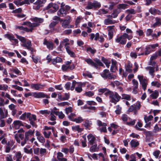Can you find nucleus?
<instances>
[{
	"label": "nucleus",
	"instance_id": "f257e3e1",
	"mask_svg": "<svg viewBox=\"0 0 161 161\" xmlns=\"http://www.w3.org/2000/svg\"><path fill=\"white\" fill-rule=\"evenodd\" d=\"M74 43V41L72 40H69L67 38L63 39L60 42V44L57 48L58 50L60 51H62L63 46L64 45L67 53L71 57H74L75 56V54L71 50L70 47L68 46L69 45H73Z\"/></svg>",
	"mask_w": 161,
	"mask_h": 161
},
{
	"label": "nucleus",
	"instance_id": "f03ea898",
	"mask_svg": "<svg viewBox=\"0 0 161 161\" xmlns=\"http://www.w3.org/2000/svg\"><path fill=\"white\" fill-rule=\"evenodd\" d=\"M132 38V35H128L127 33H124L120 36L117 37L115 39V41L117 43H119L122 45H124L125 44L126 42V39H127L128 40H130Z\"/></svg>",
	"mask_w": 161,
	"mask_h": 161
},
{
	"label": "nucleus",
	"instance_id": "7ed1b4c3",
	"mask_svg": "<svg viewBox=\"0 0 161 161\" xmlns=\"http://www.w3.org/2000/svg\"><path fill=\"white\" fill-rule=\"evenodd\" d=\"M108 96L110 99V101L111 102L116 104L118 102L121 98L120 96L116 92H114L111 91Z\"/></svg>",
	"mask_w": 161,
	"mask_h": 161
},
{
	"label": "nucleus",
	"instance_id": "20e7f679",
	"mask_svg": "<svg viewBox=\"0 0 161 161\" xmlns=\"http://www.w3.org/2000/svg\"><path fill=\"white\" fill-rule=\"evenodd\" d=\"M140 83L142 85V88L145 90L147 84V80L146 78L142 75H138L137 76Z\"/></svg>",
	"mask_w": 161,
	"mask_h": 161
},
{
	"label": "nucleus",
	"instance_id": "39448f33",
	"mask_svg": "<svg viewBox=\"0 0 161 161\" xmlns=\"http://www.w3.org/2000/svg\"><path fill=\"white\" fill-rule=\"evenodd\" d=\"M47 9H49L48 12L49 13H53L56 11L58 8V5L55 3H50L47 6Z\"/></svg>",
	"mask_w": 161,
	"mask_h": 161
},
{
	"label": "nucleus",
	"instance_id": "423d86ee",
	"mask_svg": "<svg viewBox=\"0 0 161 161\" xmlns=\"http://www.w3.org/2000/svg\"><path fill=\"white\" fill-rule=\"evenodd\" d=\"M46 0H37L33 4V8L34 9L37 10L42 7L43 4L45 3Z\"/></svg>",
	"mask_w": 161,
	"mask_h": 161
},
{
	"label": "nucleus",
	"instance_id": "0eeeda50",
	"mask_svg": "<svg viewBox=\"0 0 161 161\" xmlns=\"http://www.w3.org/2000/svg\"><path fill=\"white\" fill-rule=\"evenodd\" d=\"M71 21V18L69 16H68L65 19H61L60 20V22H62L61 24L62 27L65 28H67L68 27V26Z\"/></svg>",
	"mask_w": 161,
	"mask_h": 161
},
{
	"label": "nucleus",
	"instance_id": "6e6552de",
	"mask_svg": "<svg viewBox=\"0 0 161 161\" xmlns=\"http://www.w3.org/2000/svg\"><path fill=\"white\" fill-rule=\"evenodd\" d=\"M32 96L35 97L37 98H42L46 97L49 98V96L46 95L42 92H34L32 93Z\"/></svg>",
	"mask_w": 161,
	"mask_h": 161
},
{
	"label": "nucleus",
	"instance_id": "1a4fd4ad",
	"mask_svg": "<svg viewBox=\"0 0 161 161\" xmlns=\"http://www.w3.org/2000/svg\"><path fill=\"white\" fill-rule=\"evenodd\" d=\"M76 82L75 81H73L72 85L70 82H67L65 85V88L67 90H71L72 91L74 89L75 86H76Z\"/></svg>",
	"mask_w": 161,
	"mask_h": 161
},
{
	"label": "nucleus",
	"instance_id": "9d476101",
	"mask_svg": "<svg viewBox=\"0 0 161 161\" xmlns=\"http://www.w3.org/2000/svg\"><path fill=\"white\" fill-rule=\"evenodd\" d=\"M43 44L46 45L47 48L50 50H53L54 48V44L50 41H48L46 39H44Z\"/></svg>",
	"mask_w": 161,
	"mask_h": 161
},
{
	"label": "nucleus",
	"instance_id": "9b49d317",
	"mask_svg": "<svg viewBox=\"0 0 161 161\" xmlns=\"http://www.w3.org/2000/svg\"><path fill=\"white\" fill-rule=\"evenodd\" d=\"M148 93L150 94V96L153 99H156L157 98L159 95V93L157 90L153 91L150 89L147 90Z\"/></svg>",
	"mask_w": 161,
	"mask_h": 161
},
{
	"label": "nucleus",
	"instance_id": "f8f14e48",
	"mask_svg": "<svg viewBox=\"0 0 161 161\" xmlns=\"http://www.w3.org/2000/svg\"><path fill=\"white\" fill-rule=\"evenodd\" d=\"M12 127L16 130L19 129L21 126H23L22 122L19 120H16L14 121L12 124Z\"/></svg>",
	"mask_w": 161,
	"mask_h": 161
},
{
	"label": "nucleus",
	"instance_id": "ddd939ff",
	"mask_svg": "<svg viewBox=\"0 0 161 161\" xmlns=\"http://www.w3.org/2000/svg\"><path fill=\"white\" fill-rule=\"evenodd\" d=\"M97 123L98 125L99 126H102V128H99V130L101 132H106L107 131V130L106 127L107 124L104 123H102V122L98 120Z\"/></svg>",
	"mask_w": 161,
	"mask_h": 161
},
{
	"label": "nucleus",
	"instance_id": "4468645a",
	"mask_svg": "<svg viewBox=\"0 0 161 161\" xmlns=\"http://www.w3.org/2000/svg\"><path fill=\"white\" fill-rule=\"evenodd\" d=\"M4 36L5 37L8 39L10 41H13L14 45H15L18 43V40L17 39L14 38V37L12 35L7 34L4 35Z\"/></svg>",
	"mask_w": 161,
	"mask_h": 161
},
{
	"label": "nucleus",
	"instance_id": "2eb2a0df",
	"mask_svg": "<svg viewBox=\"0 0 161 161\" xmlns=\"http://www.w3.org/2000/svg\"><path fill=\"white\" fill-rule=\"evenodd\" d=\"M23 25H26L29 29H32V31L34 27L39 26L38 23H31L29 22H24L23 23Z\"/></svg>",
	"mask_w": 161,
	"mask_h": 161
},
{
	"label": "nucleus",
	"instance_id": "dca6fc26",
	"mask_svg": "<svg viewBox=\"0 0 161 161\" xmlns=\"http://www.w3.org/2000/svg\"><path fill=\"white\" fill-rule=\"evenodd\" d=\"M114 26H109L108 27V35L109 36V40L112 38L114 32Z\"/></svg>",
	"mask_w": 161,
	"mask_h": 161
},
{
	"label": "nucleus",
	"instance_id": "f3484780",
	"mask_svg": "<svg viewBox=\"0 0 161 161\" xmlns=\"http://www.w3.org/2000/svg\"><path fill=\"white\" fill-rule=\"evenodd\" d=\"M4 110H3L1 108H0V118L3 119L6 117L8 114V110L5 109L3 108Z\"/></svg>",
	"mask_w": 161,
	"mask_h": 161
},
{
	"label": "nucleus",
	"instance_id": "a211bd4d",
	"mask_svg": "<svg viewBox=\"0 0 161 161\" xmlns=\"http://www.w3.org/2000/svg\"><path fill=\"white\" fill-rule=\"evenodd\" d=\"M45 86V85H42L40 84H32L31 85V88L35 89L36 90H39L42 89Z\"/></svg>",
	"mask_w": 161,
	"mask_h": 161
},
{
	"label": "nucleus",
	"instance_id": "6ab92c4d",
	"mask_svg": "<svg viewBox=\"0 0 161 161\" xmlns=\"http://www.w3.org/2000/svg\"><path fill=\"white\" fill-rule=\"evenodd\" d=\"M117 61L114 59H112V65L110 67V70L112 72H114L117 70Z\"/></svg>",
	"mask_w": 161,
	"mask_h": 161
},
{
	"label": "nucleus",
	"instance_id": "aec40b11",
	"mask_svg": "<svg viewBox=\"0 0 161 161\" xmlns=\"http://www.w3.org/2000/svg\"><path fill=\"white\" fill-rule=\"evenodd\" d=\"M89 143L91 145H92L95 140V136L92 134H89L87 136Z\"/></svg>",
	"mask_w": 161,
	"mask_h": 161
},
{
	"label": "nucleus",
	"instance_id": "412c9836",
	"mask_svg": "<svg viewBox=\"0 0 161 161\" xmlns=\"http://www.w3.org/2000/svg\"><path fill=\"white\" fill-rule=\"evenodd\" d=\"M150 12L152 14H161V11L154 8H151L149 10Z\"/></svg>",
	"mask_w": 161,
	"mask_h": 161
},
{
	"label": "nucleus",
	"instance_id": "4be33fe9",
	"mask_svg": "<svg viewBox=\"0 0 161 161\" xmlns=\"http://www.w3.org/2000/svg\"><path fill=\"white\" fill-rule=\"evenodd\" d=\"M14 137L15 139L18 143H20V140H23L24 138V135L21 134H19V135L17 134H15Z\"/></svg>",
	"mask_w": 161,
	"mask_h": 161
},
{
	"label": "nucleus",
	"instance_id": "5701e85b",
	"mask_svg": "<svg viewBox=\"0 0 161 161\" xmlns=\"http://www.w3.org/2000/svg\"><path fill=\"white\" fill-rule=\"evenodd\" d=\"M67 12L65 11L64 8H61L58 12V16L60 17H64L67 14Z\"/></svg>",
	"mask_w": 161,
	"mask_h": 161
},
{
	"label": "nucleus",
	"instance_id": "b1692460",
	"mask_svg": "<svg viewBox=\"0 0 161 161\" xmlns=\"http://www.w3.org/2000/svg\"><path fill=\"white\" fill-rule=\"evenodd\" d=\"M98 91L102 93H104L107 96H108L111 92V91L107 88H100L98 90Z\"/></svg>",
	"mask_w": 161,
	"mask_h": 161
},
{
	"label": "nucleus",
	"instance_id": "393cba45",
	"mask_svg": "<svg viewBox=\"0 0 161 161\" xmlns=\"http://www.w3.org/2000/svg\"><path fill=\"white\" fill-rule=\"evenodd\" d=\"M85 61L88 64H90L91 65L97 68V64L95 63H94L91 59L86 58L85 59Z\"/></svg>",
	"mask_w": 161,
	"mask_h": 161
},
{
	"label": "nucleus",
	"instance_id": "a878e982",
	"mask_svg": "<svg viewBox=\"0 0 161 161\" xmlns=\"http://www.w3.org/2000/svg\"><path fill=\"white\" fill-rule=\"evenodd\" d=\"M94 39L96 41L98 40L101 42H103L104 41V38L103 36H100L99 34L98 33L96 34Z\"/></svg>",
	"mask_w": 161,
	"mask_h": 161
},
{
	"label": "nucleus",
	"instance_id": "bb28decb",
	"mask_svg": "<svg viewBox=\"0 0 161 161\" xmlns=\"http://www.w3.org/2000/svg\"><path fill=\"white\" fill-rule=\"evenodd\" d=\"M155 21L156 22L152 25V27L155 28L157 26H159L160 25L161 20L160 18L158 17L156 18H155Z\"/></svg>",
	"mask_w": 161,
	"mask_h": 161
},
{
	"label": "nucleus",
	"instance_id": "cd10ccee",
	"mask_svg": "<svg viewBox=\"0 0 161 161\" xmlns=\"http://www.w3.org/2000/svg\"><path fill=\"white\" fill-rule=\"evenodd\" d=\"M22 156L20 152H16L14 157V159L16 161H21Z\"/></svg>",
	"mask_w": 161,
	"mask_h": 161
},
{
	"label": "nucleus",
	"instance_id": "c85d7f7f",
	"mask_svg": "<svg viewBox=\"0 0 161 161\" xmlns=\"http://www.w3.org/2000/svg\"><path fill=\"white\" fill-rule=\"evenodd\" d=\"M24 152L28 154H31L33 152V150L29 146H27L24 148Z\"/></svg>",
	"mask_w": 161,
	"mask_h": 161
},
{
	"label": "nucleus",
	"instance_id": "c756f323",
	"mask_svg": "<svg viewBox=\"0 0 161 161\" xmlns=\"http://www.w3.org/2000/svg\"><path fill=\"white\" fill-rule=\"evenodd\" d=\"M99 149V146H98L97 144H95L91 147L89 150L91 152H98Z\"/></svg>",
	"mask_w": 161,
	"mask_h": 161
},
{
	"label": "nucleus",
	"instance_id": "7c9ffc66",
	"mask_svg": "<svg viewBox=\"0 0 161 161\" xmlns=\"http://www.w3.org/2000/svg\"><path fill=\"white\" fill-rule=\"evenodd\" d=\"M64 155L63 154L60 152H58L57 153V158L58 160L60 161H65L66 159L63 158Z\"/></svg>",
	"mask_w": 161,
	"mask_h": 161
},
{
	"label": "nucleus",
	"instance_id": "2f4dec72",
	"mask_svg": "<svg viewBox=\"0 0 161 161\" xmlns=\"http://www.w3.org/2000/svg\"><path fill=\"white\" fill-rule=\"evenodd\" d=\"M32 19V21L34 22V23H38L39 25H40V23H42L44 21L43 19L38 18L37 17H35L33 18Z\"/></svg>",
	"mask_w": 161,
	"mask_h": 161
},
{
	"label": "nucleus",
	"instance_id": "473e14b6",
	"mask_svg": "<svg viewBox=\"0 0 161 161\" xmlns=\"http://www.w3.org/2000/svg\"><path fill=\"white\" fill-rule=\"evenodd\" d=\"M34 130L32 131L31 130H29L28 131L26 132L25 133V138L26 139L28 140L30 136H32L34 133Z\"/></svg>",
	"mask_w": 161,
	"mask_h": 161
},
{
	"label": "nucleus",
	"instance_id": "72a5a7b5",
	"mask_svg": "<svg viewBox=\"0 0 161 161\" xmlns=\"http://www.w3.org/2000/svg\"><path fill=\"white\" fill-rule=\"evenodd\" d=\"M21 45L26 47L28 49L31 46V41L28 40L26 42H25L24 43H22Z\"/></svg>",
	"mask_w": 161,
	"mask_h": 161
},
{
	"label": "nucleus",
	"instance_id": "f704fd0d",
	"mask_svg": "<svg viewBox=\"0 0 161 161\" xmlns=\"http://www.w3.org/2000/svg\"><path fill=\"white\" fill-rule=\"evenodd\" d=\"M109 73V70L108 69H105L101 74L102 77L104 78H107L108 74Z\"/></svg>",
	"mask_w": 161,
	"mask_h": 161
},
{
	"label": "nucleus",
	"instance_id": "c9c22d12",
	"mask_svg": "<svg viewBox=\"0 0 161 161\" xmlns=\"http://www.w3.org/2000/svg\"><path fill=\"white\" fill-rule=\"evenodd\" d=\"M17 28L19 29L20 30H22L27 32H32V29H29L27 27H24L23 26H18Z\"/></svg>",
	"mask_w": 161,
	"mask_h": 161
},
{
	"label": "nucleus",
	"instance_id": "e433bc0d",
	"mask_svg": "<svg viewBox=\"0 0 161 161\" xmlns=\"http://www.w3.org/2000/svg\"><path fill=\"white\" fill-rule=\"evenodd\" d=\"M76 85L78 86L75 88V91L78 92H80L82 91V84L80 83L76 82Z\"/></svg>",
	"mask_w": 161,
	"mask_h": 161
},
{
	"label": "nucleus",
	"instance_id": "4c0bfd02",
	"mask_svg": "<svg viewBox=\"0 0 161 161\" xmlns=\"http://www.w3.org/2000/svg\"><path fill=\"white\" fill-rule=\"evenodd\" d=\"M157 54L156 53L153 54L150 58V64L153 66L155 65V63L152 62L153 60L156 59L157 57Z\"/></svg>",
	"mask_w": 161,
	"mask_h": 161
},
{
	"label": "nucleus",
	"instance_id": "58836bf2",
	"mask_svg": "<svg viewBox=\"0 0 161 161\" xmlns=\"http://www.w3.org/2000/svg\"><path fill=\"white\" fill-rule=\"evenodd\" d=\"M134 107L135 108V111H134V113L135 114H136L137 113V112H136L135 110H138L140 109L141 107V103L139 101H137L135 104H134Z\"/></svg>",
	"mask_w": 161,
	"mask_h": 161
},
{
	"label": "nucleus",
	"instance_id": "ea45409f",
	"mask_svg": "<svg viewBox=\"0 0 161 161\" xmlns=\"http://www.w3.org/2000/svg\"><path fill=\"white\" fill-rule=\"evenodd\" d=\"M27 118H29L30 120H36V116L34 114L31 115L30 113H27Z\"/></svg>",
	"mask_w": 161,
	"mask_h": 161
},
{
	"label": "nucleus",
	"instance_id": "a19ab883",
	"mask_svg": "<svg viewBox=\"0 0 161 161\" xmlns=\"http://www.w3.org/2000/svg\"><path fill=\"white\" fill-rule=\"evenodd\" d=\"M32 58L33 62L36 64L41 62V58L39 56H35L34 55H32Z\"/></svg>",
	"mask_w": 161,
	"mask_h": 161
},
{
	"label": "nucleus",
	"instance_id": "79ce46f5",
	"mask_svg": "<svg viewBox=\"0 0 161 161\" xmlns=\"http://www.w3.org/2000/svg\"><path fill=\"white\" fill-rule=\"evenodd\" d=\"M86 135H85L82 136V139L81 140V142L82 143V146L83 147H85L86 146Z\"/></svg>",
	"mask_w": 161,
	"mask_h": 161
},
{
	"label": "nucleus",
	"instance_id": "37998d69",
	"mask_svg": "<svg viewBox=\"0 0 161 161\" xmlns=\"http://www.w3.org/2000/svg\"><path fill=\"white\" fill-rule=\"evenodd\" d=\"M130 143L131 147H137L139 145V143L138 142L134 140H131Z\"/></svg>",
	"mask_w": 161,
	"mask_h": 161
},
{
	"label": "nucleus",
	"instance_id": "c03bdc74",
	"mask_svg": "<svg viewBox=\"0 0 161 161\" xmlns=\"http://www.w3.org/2000/svg\"><path fill=\"white\" fill-rule=\"evenodd\" d=\"M73 130L77 131L78 132H80L83 130V129L80 128L79 125L74 126L72 127Z\"/></svg>",
	"mask_w": 161,
	"mask_h": 161
},
{
	"label": "nucleus",
	"instance_id": "a18cd8bd",
	"mask_svg": "<svg viewBox=\"0 0 161 161\" xmlns=\"http://www.w3.org/2000/svg\"><path fill=\"white\" fill-rule=\"evenodd\" d=\"M102 60L104 62L106 67L107 68H109L110 64V61L106 59L104 57H102Z\"/></svg>",
	"mask_w": 161,
	"mask_h": 161
},
{
	"label": "nucleus",
	"instance_id": "49530a36",
	"mask_svg": "<svg viewBox=\"0 0 161 161\" xmlns=\"http://www.w3.org/2000/svg\"><path fill=\"white\" fill-rule=\"evenodd\" d=\"M115 23V21H113L109 19H106L104 20V23L106 25L114 24Z\"/></svg>",
	"mask_w": 161,
	"mask_h": 161
},
{
	"label": "nucleus",
	"instance_id": "de8ad7c7",
	"mask_svg": "<svg viewBox=\"0 0 161 161\" xmlns=\"http://www.w3.org/2000/svg\"><path fill=\"white\" fill-rule=\"evenodd\" d=\"M87 128L90 127L92 125V122L89 120H86L83 124Z\"/></svg>",
	"mask_w": 161,
	"mask_h": 161
},
{
	"label": "nucleus",
	"instance_id": "09e8293b",
	"mask_svg": "<svg viewBox=\"0 0 161 161\" xmlns=\"http://www.w3.org/2000/svg\"><path fill=\"white\" fill-rule=\"evenodd\" d=\"M56 115L58 116V118L60 119H63L65 117L64 114L62 111H58L55 113Z\"/></svg>",
	"mask_w": 161,
	"mask_h": 161
},
{
	"label": "nucleus",
	"instance_id": "8fccbe9b",
	"mask_svg": "<svg viewBox=\"0 0 161 161\" xmlns=\"http://www.w3.org/2000/svg\"><path fill=\"white\" fill-rule=\"evenodd\" d=\"M142 126V124L140 122H138L137 124L135 125L136 128L139 130H144V129L143 128H140Z\"/></svg>",
	"mask_w": 161,
	"mask_h": 161
},
{
	"label": "nucleus",
	"instance_id": "3c124183",
	"mask_svg": "<svg viewBox=\"0 0 161 161\" xmlns=\"http://www.w3.org/2000/svg\"><path fill=\"white\" fill-rule=\"evenodd\" d=\"M161 85V84L159 82L156 81H153L151 83V85L152 86L156 87L158 88Z\"/></svg>",
	"mask_w": 161,
	"mask_h": 161
},
{
	"label": "nucleus",
	"instance_id": "603ef678",
	"mask_svg": "<svg viewBox=\"0 0 161 161\" xmlns=\"http://www.w3.org/2000/svg\"><path fill=\"white\" fill-rule=\"evenodd\" d=\"M119 12L120 11L118 9L114 10L113 12L111 14L112 17L114 18L116 17Z\"/></svg>",
	"mask_w": 161,
	"mask_h": 161
},
{
	"label": "nucleus",
	"instance_id": "864d4df0",
	"mask_svg": "<svg viewBox=\"0 0 161 161\" xmlns=\"http://www.w3.org/2000/svg\"><path fill=\"white\" fill-rule=\"evenodd\" d=\"M43 134L46 138H49L51 135V132L48 130H45L43 132Z\"/></svg>",
	"mask_w": 161,
	"mask_h": 161
},
{
	"label": "nucleus",
	"instance_id": "5fc2aeb1",
	"mask_svg": "<svg viewBox=\"0 0 161 161\" xmlns=\"http://www.w3.org/2000/svg\"><path fill=\"white\" fill-rule=\"evenodd\" d=\"M122 96V99H126L128 100H130L131 99L130 96L128 94H123Z\"/></svg>",
	"mask_w": 161,
	"mask_h": 161
},
{
	"label": "nucleus",
	"instance_id": "6e6d98bb",
	"mask_svg": "<svg viewBox=\"0 0 161 161\" xmlns=\"http://www.w3.org/2000/svg\"><path fill=\"white\" fill-rule=\"evenodd\" d=\"M127 5L125 4H119L117 6V9H124L127 8Z\"/></svg>",
	"mask_w": 161,
	"mask_h": 161
},
{
	"label": "nucleus",
	"instance_id": "4d7b16f0",
	"mask_svg": "<svg viewBox=\"0 0 161 161\" xmlns=\"http://www.w3.org/2000/svg\"><path fill=\"white\" fill-rule=\"evenodd\" d=\"M116 109L115 110V112L116 114H119L121 113V108L120 107L119 105L116 106Z\"/></svg>",
	"mask_w": 161,
	"mask_h": 161
},
{
	"label": "nucleus",
	"instance_id": "13d9d810",
	"mask_svg": "<svg viewBox=\"0 0 161 161\" xmlns=\"http://www.w3.org/2000/svg\"><path fill=\"white\" fill-rule=\"evenodd\" d=\"M16 36L17 38L22 43H24V42L26 41V39L25 37L19 36L17 34H16Z\"/></svg>",
	"mask_w": 161,
	"mask_h": 161
},
{
	"label": "nucleus",
	"instance_id": "bf43d9fd",
	"mask_svg": "<svg viewBox=\"0 0 161 161\" xmlns=\"http://www.w3.org/2000/svg\"><path fill=\"white\" fill-rule=\"evenodd\" d=\"M76 116V114L74 113H71L70 115L68 116V118L70 120L73 121L75 119V117Z\"/></svg>",
	"mask_w": 161,
	"mask_h": 161
},
{
	"label": "nucleus",
	"instance_id": "052dcab7",
	"mask_svg": "<svg viewBox=\"0 0 161 161\" xmlns=\"http://www.w3.org/2000/svg\"><path fill=\"white\" fill-rule=\"evenodd\" d=\"M153 118V116L152 115H149L148 116H145L144 117V119L145 123H147L149 121L151 120Z\"/></svg>",
	"mask_w": 161,
	"mask_h": 161
},
{
	"label": "nucleus",
	"instance_id": "680f3d73",
	"mask_svg": "<svg viewBox=\"0 0 161 161\" xmlns=\"http://www.w3.org/2000/svg\"><path fill=\"white\" fill-rule=\"evenodd\" d=\"M83 76L84 77H87L89 78H92V76L91 73L88 71L82 74Z\"/></svg>",
	"mask_w": 161,
	"mask_h": 161
},
{
	"label": "nucleus",
	"instance_id": "e2e57ef3",
	"mask_svg": "<svg viewBox=\"0 0 161 161\" xmlns=\"http://www.w3.org/2000/svg\"><path fill=\"white\" fill-rule=\"evenodd\" d=\"M132 67V64L130 63H129L128 64V65L126 67V71H128L129 72H130L132 71V70L131 69Z\"/></svg>",
	"mask_w": 161,
	"mask_h": 161
},
{
	"label": "nucleus",
	"instance_id": "0e129e2a",
	"mask_svg": "<svg viewBox=\"0 0 161 161\" xmlns=\"http://www.w3.org/2000/svg\"><path fill=\"white\" fill-rule=\"evenodd\" d=\"M83 18L80 16L77 17L76 19L75 24V25L77 26L80 22L81 20H82Z\"/></svg>",
	"mask_w": 161,
	"mask_h": 161
},
{
	"label": "nucleus",
	"instance_id": "69168bd1",
	"mask_svg": "<svg viewBox=\"0 0 161 161\" xmlns=\"http://www.w3.org/2000/svg\"><path fill=\"white\" fill-rule=\"evenodd\" d=\"M8 88V86L6 85L2 84L0 85V90L6 91Z\"/></svg>",
	"mask_w": 161,
	"mask_h": 161
},
{
	"label": "nucleus",
	"instance_id": "338daca9",
	"mask_svg": "<svg viewBox=\"0 0 161 161\" xmlns=\"http://www.w3.org/2000/svg\"><path fill=\"white\" fill-rule=\"evenodd\" d=\"M83 121V119L80 117H78L77 118H75L73 121L75 122L76 123H80Z\"/></svg>",
	"mask_w": 161,
	"mask_h": 161
},
{
	"label": "nucleus",
	"instance_id": "774afa93",
	"mask_svg": "<svg viewBox=\"0 0 161 161\" xmlns=\"http://www.w3.org/2000/svg\"><path fill=\"white\" fill-rule=\"evenodd\" d=\"M132 84L133 86V87H135L136 88H138V83L137 80L135 79L132 80Z\"/></svg>",
	"mask_w": 161,
	"mask_h": 161
}]
</instances>
